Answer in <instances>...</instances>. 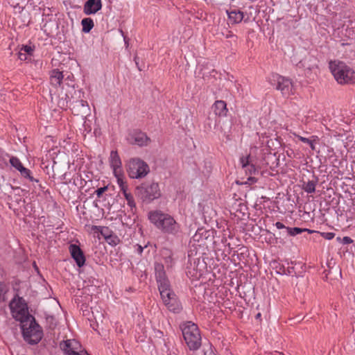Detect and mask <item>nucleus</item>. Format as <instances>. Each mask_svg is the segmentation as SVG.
Instances as JSON below:
<instances>
[{"label": "nucleus", "instance_id": "obj_1", "mask_svg": "<svg viewBox=\"0 0 355 355\" xmlns=\"http://www.w3.org/2000/svg\"><path fill=\"white\" fill-rule=\"evenodd\" d=\"M148 218L151 223L164 233L174 235L180 230V225L173 217L160 210L150 211Z\"/></svg>", "mask_w": 355, "mask_h": 355}, {"label": "nucleus", "instance_id": "obj_2", "mask_svg": "<svg viewBox=\"0 0 355 355\" xmlns=\"http://www.w3.org/2000/svg\"><path fill=\"white\" fill-rule=\"evenodd\" d=\"M329 66L331 73L338 83H355V71L343 62L330 61Z\"/></svg>", "mask_w": 355, "mask_h": 355}, {"label": "nucleus", "instance_id": "obj_3", "mask_svg": "<svg viewBox=\"0 0 355 355\" xmlns=\"http://www.w3.org/2000/svg\"><path fill=\"white\" fill-rule=\"evenodd\" d=\"M184 339L190 350H197L201 345V336L198 326L187 322L182 327Z\"/></svg>", "mask_w": 355, "mask_h": 355}, {"label": "nucleus", "instance_id": "obj_4", "mask_svg": "<svg viewBox=\"0 0 355 355\" xmlns=\"http://www.w3.org/2000/svg\"><path fill=\"white\" fill-rule=\"evenodd\" d=\"M126 171L130 178L141 179L146 177L150 171L148 165L142 159L134 157L126 163Z\"/></svg>", "mask_w": 355, "mask_h": 355}, {"label": "nucleus", "instance_id": "obj_5", "mask_svg": "<svg viewBox=\"0 0 355 355\" xmlns=\"http://www.w3.org/2000/svg\"><path fill=\"white\" fill-rule=\"evenodd\" d=\"M137 195L143 202L149 203L161 197L158 183H144L137 187Z\"/></svg>", "mask_w": 355, "mask_h": 355}, {"label": "nucleus", "instance_id": "obj_6", "mask_svg": "<svg viewBox=\"0 0 355 355\" xmlns=\"http://www.w3.org/2000/svg\"><path fill=\"white\" fill-rule=\"evenodd\" d=\"M22 323V333L24 340L30 344L37 343L42 337V331L40 327L34 319H27Z\"/></svg>", "mask_w": 355, "mask_h": 355}, {"label": "nucleus", "instance_id": "obj_7", "mask_svg": "<svg viewBox=\"0 0 355 355\" xmlns=\"http://www.w3.org/2000/svg\"><path fill=\"white\" fill-rule=\"evenodd\" d=\"M12 317L21 322L29 319L28 306L25 300L19 296H15L9 304Z\"/></svg>", "mask_w": 355, "mask_h": 355}, {"label": "nucleus", "instance_id": "obj_8", "mask_svg": "<svg viewBox=\"0 0 355 355\" xmlns=\"http://www.w3.org/2000/svg\"><path fill=\"white\" fill-rule=\"evenodd\" d=\"M161 297L168 309L174 313L181 310V305L175 294L171 290L170 285L163 284L159 288Z\"/></svg>", "mask_w": 355, "mask_h": 355}, {"label": "nucleus", "instance_id": "obj_9", "mask_svg": "<svg viewBox=\"0 0 355 355\" xmlns=\"http://www.w3.org/2000/svg\"><path fill=\"white\" fill-rule=\"evenodd\" d=\"M268 80L271 85L276 86V89L279 90L283 96H289L293 94V83L290 79L277 73H272Z\"/></svg>", "mask_w": 355, "mask_h": 355}, {"label": "nucleus", "instance_id": "obj_10", "mask_svg": "<svg viewBox=\"0 0 355 355\" xmlns=\"http://www.w3.org/2000/svg\"><path fill=\"white\" fill-rule=\"evenodd\" d=\"M239 164L244 173L248 175L244 184H252L257 182V178L253 175L257 173L255 166L252 162L250 155L240 157Z\"/></svg>", "mask_w": 355, "mask_h": 355}, {"label": "nucleus", "instance_id": "obj_11", "mask_svg": "<svg viewBox=\"0 0 355 355\" xmlns=\"http://www.w3.org/2000/svg\"><path fill=\"white\" fill-rule=\"evenodd\" d=\"M60 346L66 355H89L86 351L82 350L80 344L76 340L64 341Z\"/></svg>", "mask_w": 355, "mask_h": 355}, {"label": "nucleus", "instance_id": "obj_12", "mask_svg": "<svg viewBox=\"0 0 355 355\" xmlns=\"http://www.w3.org/2000/svg\"><path fill=\"white\" fill-rule=\"evenodd\" d=\"M126 139L129 144L139 146H148L150 142V138L144 132L138 131L130 132Z\"/></svg>", "mask_w": 355, "mask_h": 355}, {"label": "nucleus", "instance_id": "obj_13", "mask_svg": "<svg viewBox=\"0 0 355 355\" xmlns=\"http://www.w3.org/2000/svg\"><path fill=\"white\" fill-rule=\"evenodd\" d=\"M109 163L114 176H120L124 174L121 159L116 150H112L110 152Z\"/></svg>", "mask_w": 355, "mask_h": 355}, {"label": "nucleus", "instance_id": "obj_14", "mask_svg": "<svg viewBox=\"0 0 355 355\" xmlns=\"http://www.w3.org/2000/svg\"><path fill=\"white\" fill-rule=\"evenodd\" d=\"M10 163L12 166L19 171L21 176L29 179L31 182L35 181V179L31 175V171L23 166L19 158L12 156L10 158Z\"/></svg>", "mask_w": 355, "mask_h": 355}, {"label": "nucleus", "instance_id": "obj_15", "mask_svg": "<svg viewBox=\"0 0 355 355\" xmlns=\"http://www.w3.org/2000/svg\"><path fill=\"white\" fill-rule=\"evenodd\" d=\"M102 8L101 0H87L83 8L85 15H89L96 13Z\"/></svg>", "mask_w": 355, "mask_h": 355}, {"label": "nucleus", "instance_id": "obj_16", "mask_svg": "<svg viewBox=\"0 0 355 355\" xmlns=\"http://www.w3.org/2000/svg\"><path fill=\"white\" fill-rule=\"evenodd\" d=\"M69 252L71 253L72 258L75 260L76 264L79 267H81L85 264V258L83 251L79 248V246L75 244L70 245Z\"/></svg>", "mask_w": 355, "mask_h": 355}, {"label": "nucleus", "instance_id": "obj_17", "mask_svg": "<svg viewBox=\"0 0 355 355\" xmlns=\"http://www.w3.org/2000/svg\"><path fill=\"white\" fill-rule=\"evenodd\" d=\"M155 275L156 279L158 282V288L161 286H163V284H166L168 286L169 282L168 280L166 277V274L164 270V265L162 263H156L155 264Z\"/></svg>", "mask_w": 355, "mask_h": 355}, {"label": "nucleus", "instance_id": "obj_18", "mask_svg": "<svg viewBox=\"0 0 355 355\" xmlns=\"http://www.w3.org/2000/svg\"><path fill=\"white\" fill-rule=\"evenodd\" d=\"M213 110L215 114L219 116H226L228 111L226 103L223 101H216L213 105Z\"/></svg>", "mask_w": 355, "mask_h": 355}, {"label": "nucleus", "instance_id": "obj_19", "mask_svg": "<svg viewBox=\"0 0 355 355\" xmlns=\"http://www.w3.org/2000/svg\"><path fill=\"white\" fill-rule=\"evenodd\" d=\"M63 78L64 76L62 71H60L58 69H53L51 71L50 74L51 84L54 87L60 86Z\"/></svg>", "mask_w": 355, "mask_h": 355}, {"label": "nucleus", "instance_id": "obj_20", "mask_svg": "<svg viewBox=\"0 0 355 355\" xmlns=\"http://www.w3.org/2000/svg\"><path fill=\"white\" fill-rule=\"evenodd\" d=\"M228 18L232 24L240 23L244 17L243 12L240 10L227 11Z\"/></svg>", "mask_w": 355, "mask_h": 355}, {"label": "nucleus", "instance_id": "obj_21", "mask_svg": "<svg viewBox=\"0 0 355 355\" xmlns=\"http://www.w3.org/2000/svg\"><path fill=\"white\" fill-rule=\"evenodd\" d=\"M162 256L166 268H171L174 263L172 252L168 249H164L162 251Z\"/></svg>", "mask_w": 355, "mask_h": 355}, {"label": "nucleus", "instance_id": "obj_22", "mask_svg": "<svg viewBox=\"0 0 355 355\" xmlns=\"http://www.w3.org/2000/svg\"><path fill=\"white\" fill-rule=\"evenodd\" d=\"M116 179V182L120 188V191L122 192L123 195L125 196V193H130L128 192V186L125 180V174H122L120 176H114Z\"/></svg>", "mask_w": 355, "mask_h": 355}, {"label": "nucleus", "instance_id": "obj_23", "mask_svg": "<svg viewBox=\"0 0 355 355\" xmlns=\"http://www.w3.org/2000/svg\"><path fill=\"white\" fill-rule=\"evenodd\" d=\"M317 180H309L304 182L302 184V189L308 193H313L315 191Z\"/></svg>", "mask_w": 355, "mask_h": 355}, {"label": "nucleus", "instance_id": "obj_24", "mask_svg": "<svg viewBox=\"0 0 355 355\" xmlns=\"http://www.w3.org/2000/svg\"><path fill=\"white\" fill-rule=\"evenodd\" d=\"M191 355H216L211 346H204L202 349L197 350H192Z\"/></svg>", "mask_w": 355, "mask_h": 355}, {"label": "nucleus", "instance_id": "obj_25", "mask_svg": "<svg viewBox=\"0 0 355 355\" xmlns=\"http://www.w3.org/2000/svg\"><path fill=\"white\" fill-rule=\"evenodd\" d=\"M81 24L83 26V32L89 33L93 28L94 24V21L91 18H84L81 21Z\"/></svg>", "mask_w": 355, "mask_h": 355}, {"label": "nucleus", "instance_id": "obj_26", "mask_svg": "<svg viewBox=\"0 0 355 355\" xmlns=\"http://www.w3.org/2000/svg\"><path fill=\"white\" fill-rule=\"evenodd\" d=\"M293 135L297 137L301 141L306 143L310 146L312 150H315L314 142L318 139L317 136H312L310 139L302 137L300 135H297L296 133H293Z\"/></svg>", "mask_w": 355, "mask_h": 355}, {"label": "nucleus", "instance_id": "obj_27", "mask_svg": "<svg viewBox=\"0 0 355 355\" xmlns=\"http://www.w3.org/2000/svg\"><path fill=\"white\" fill-rule=\"evenodd\" d=\"M288 233L291 236H295L297 234H300L302 233L303 232L308 231L310 232L308 229H302L300 227H287Z\"/></svg>", "mask_w": 355, "mask_h": 355}, {"label": "nucleus", "instance_id": "obj_28", "mask_svg": "<svg viewBox=\"0 0 355 355\" xmlns=\"http://www.w3.org/2000/svg\"><path fill=\"white\" fill-rule=\"evenodd\" d=\"M209 232L208 231L200 230L196 232L193 239L195 241H199L202 236H204L205 239H207L209 236Z\"/></svg>", "mask_w": 355, "mask_h": 355}, {"label": "nucleus", "instance_id": "obj_29", "mask_svg": "<svg viewBox=\"0 0 355 355\" xmlns=\"http://www.w3.org/2000/svg\"><path fill=\"white\" fill-rule=\"evenodd\" d=\"M123 196L125 198V200H127V204L131 208V209L136 207L134 197L130 193H125V195Z\"/></svg>", "mask_w": 355, "mask_h": 355}, {"label": "nucleus", "instance_id": "obj_30", "mask_svg": "<svg viewBox=\"0 0 355 355\" xmlns=\"http://www.w3.org/2000/svg\"><path fill=\"white\" fill-rule=\"evenodd\" d=\"M21 50L24 53H27L30 57L33 55L34 51V46L30 45H24L21 48Z\"/></svg>", "mask_w": 355, "mask_h": 355}, {"label": "nucleus", "instance_id": "obj_31", "mask_svg": "<svg viewBox=\"0 0 355 355\" xmlns=\"http://www.w3.org/2000/svg\"><path fill=\"white\" fill-rule=\"evenodd\" d=\"M7 291L6 286L3 283L0 282V301L3 300V295L6 293Z\"/></svg>", "mask_w": 355, "mask_h": 355}, {"label": "nucleus", "instance_id": "obj_32", "mask_svg": "<svg viewBox=\"0 0 355 355\" xmlns=\"http://www.w3.org/2000/svg\"><path fill=\"white\" fill-rule=\"evenodd\" d=\"M18 58L21 60L26 61L30 60L31 57L20 49L19 52L18 53Z\"/></svg>", "mask_w": 355, "mask_h": 355}, {"label": "nucleus", "instance_id": "obj_33", "mask_svg": "<svg viewBox=\"0 0 355 355\" xmlns=\"http://www.w3.org/2000/svg\"><path fill=\"white\" fill-rule=\"evenodd\" d=\"M107 189V187H103L98 188L97 190H96L95 193L98 198H101L103 193Z\"/></svg>", "mask_w": 355, "mask_h": 355}, {"label": "nucleus", "instance_id": "obj_34", "mask_svg": "<svg viewBox=\"0 0 355 355\" xmlns=\"http://www.w3.org/2000/svg\"><path fill=\"white\" fill-rule=\"evenodd\" d=\"M8 154L5 153V151L0 147V162L5 161L6 157H8Z\"/></svg>", "mask_w": 355, "mask_h": 355}, {"label": "nucleus", "instance_id": "obj_35", "mask_svg": "<svg viewBox=\"0 0 355 355\" xmlns=\"http://www.w3.org/2000/svg\"><path fill=\"white\" fill-rule=\"evenodd\" d=\"M353 242V240L349 236H344L343 239V243L344 244H350Z\"/></svg>", "mask_w": 355, "mask_h": 355}, {"label": "nucleus", "instance_id": "obj_36", "mask_svg": "<svg viewBox=\"0 0 355 355\" xmlns=\"http://www.w3.org/2000/svg\"><path fill=\"white\" fill-rule=\"evenodd\" d=\"M275 226L277 229H284V228H286L287 230V227L282 223L280 222H277L275 223Z\"/></svg>", "mask_w": 355, "mask_h": 355}, {"label": "nucleus", "instance_id": "obj_37", "mask_svg": "<svg viewBox=\"0 0 355 355\" xmlns=\"http://www.w3.org/2000/svg\"><path fill=\"white\" fill-rule=\"evenodd\" d=\"M334 236H335L334 233L328 232V233H326L325 238L327 239H333L334 237Z\"/></svg>", "mask_w": 355, "mask_h": 355}, {"label": "nucleus", "instance_id": "obj_38", "mask_svg": "<svg viewBox=\"0 0 355 355\" xmlns=\"http://www.w3.org/2000/svg\"><path fill=\"white\" fill-rule=\"evenodd\" d=\"M114 239H115L116 240H117V241H114V240H112L111 241H112V242H113V243H114V245H116V244H117V242L119 241V239H118L116 237H115Z\"/></svg>", "mask_w": 355, "mask_h": 355}, {"label": "nucleus", "instance_id": "obj_39", "mask_svg": "<svg viewBox=\"0 0 355 355\" xmlns=\"http://www.w3.org/2000/svg\"><path fill=\"white\" fill-rule=\"evenodd\" d=\"M139 250L140 252H141L142 250H143V248L141 246H139Z\"/></svg>", "mask_w": 355, "mask_h": 355}, {"label": "nucleus", "instance_id": "obj_40", "mask_svg": "<svg viewBox=\"0 0 355 355\" xmlns=\"http://www.w3.org/2000/svg\"><path fill=\"white\" fill-rule=\"evenodd\" d=\"M257 316V317H260L261 316V313H258Z\"/></svg>", "mask_w": 355, "mask_h": 355}]
</instances>
